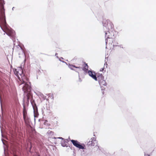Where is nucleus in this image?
Listing matches in <instances>:
<instances>
[{
  "instance_id": "obj_1",
  "label": "nucleus",
  "mask_w": 156,
  "mask_h": 156,
  "mask_svg": "<svg viewBox=\"0 0 156 156\" xmlns=\"http://www.w3.org/2000/svg\"><path fill=\"white\" fill-rule=\"evenodd\" d=\"M103 25L104 31L105 33L106 48L112 49L114 47L113 25L109 20L105 19L103 20Z\"/></svg>"
},
{
  "instance_id": "obj_2",
  "label": "nucleus",
  "mask_w": 156,
  "mask_h": 156,
  "mask_svg": "<svg viewBox=\"0 0 156 156\" xmlns=\"http://www.w3.org/2000/svg\"><path fill=\"white\" fill-rule=\"evenodd\" d=\"M5 4L4 1H0V27L8 36L13 38L15 36V33L14 31L6 24L4 8Z\"/></svg>"
},
{
  "instance_id": "obj_3",
  "label": "nucleus",
  "mask_w": 156,
  "mask_h": 156,
  "mask_svg": "<svg viewBox=\"0 0 156 156\" xmlns=\"http://www.w3.org/2000/svg\"><path fill=\"white\" fill-rule=\"evenodd\" d=\"M13 71L14 73L19 80L18 81V82L20 85L22 84L24 85L25 83H28L26 82L27 79L23 73V69L21 67H18L16 69H15L13 70Z\"/></svg>"
},
{
  "instance_id": "obj_4",
  "label": "nucleus",
  "mask_w": 156,
  "mask_h": 156,
  "mask_svg": "<svg viewBox=\"0 0 156 156\" xmlns=\"http://www.w3.org/2000/svg\"><path fill=\"white\" fill-rule=\"evenodd\" d=\"M23 90L24 93H27V99L28 101L30 98V92L31 91V87L30 86V83H25L23 86Z\"/></svg>"
},
{
  "instance_id": "obj_5",
  "label": "nucleus",
  "mask_w": 156,
  "mask_h": 156,
  "mask_svg": "<svg viewBox=\"0 0 156 156\" xmlns=\"http://www.w3.org/2000/svg\"><path fill=\"white\" fill-rule=\"evenodd\" d=\"M71 141L74 146L79 149H84L85 145L84 144H81L77 140H71Z\"/></svg>"
},
{
  "instance_id": "obj_6",
  "label": "nucleus",
  "mask_w": 156,
  "mask_h": 156,
  "mask_svg": "<svg viewBox=\"0 0 156 156\" xmlns=\"http://www.w3.org/2000/svg\"><path fill=\"white\" fill-rule=\"evenodd\" d=\"M97 80H98L99 83L101 86L104 85L106 86L107 85V83L105 80H104L103 76L101 75L98 77Z\"/></svg>"
},
{
  "instance_id": "obj_7",
  "label": "nucleus",
  "mask_w": 156,
  "mask_h": 156,
  "mask_svg": "<svg viewBox=\"0 0 156 156\" xmlns=\"http://www.w3.org/2000/svg\"><path fill=\"white\" fill-rule=\"evenodd\" d=\"M88 145L89 146H96L97 145V141L96 140V138L95 137L92 138L88 143Z\"/></svg>"
},
{
  "instance_id": "obj_8",
  "label": "nucleus",
  "mask_w": 156,
  "mask_h": 156,
  "mask_svg": "<svg viewBox=\"0 0 156 156\" xmlns=\"http://www.w3.org/2000/svg\"><path fill=\"white\" fill-rule=\"evenodd\" d=\"M31 102L34 110V118H35L37 117L38 115L37 108L35 103H34L33 102L31 101Z\"/></svg>"
},
{
  "instance_id": "obj_9",
  "label": "nucleus",
  "mask_w": 156,
  "mask_h": 156,
  "mask_svg": "<svg viewBox=\"0 0 156 156\" xmlns=\"http://www.w3.org/2000/svg\"><path fill=\"white\" fill-rule=\"evenodd\" d=\"M17 47L18 48L17 50L18 51V53L20 55L19 57H24V53L22 48L19 45L17 46Z\"/></svg>"
},
{
  "instance_id": "obj_10",
  "label": "nucleus",
  "mask_w": 156,
  "mask_h": 156,
  "mask_svg": "<svg viewBox=\"0 0 156 156\" xmlns=\"http://www.w3.org/2000/svg\"><path fill=\"white\" fill-rule=\"evenodd\" d=\"M88 73L90 76L92 77L93 79L95 80H97V78L96 76L95 73H93L92 71L89 70L88 71Z\"/></svg>"
},
{
  "instance_id": "obj_11",
  "label": "nucleus",
  "mask_w": 156,
  "mask_h": 156,
  "mask_svg": "<svg viewBox=\"0 0 156 156\" xmlns=\"http://www.w3.org/2000/svg\"><path fill=\"white\" fill-rule=\"evenodd\" d=\"M35 93L36 94V95L39 96L40 98H41L42 99L44 100L46 99V97L44 96L40 92L37 93L35 92Z\"/></svg>"
},
{
  "instance_id": "obj_12",
  "label": "nucleus",
  "mask_w": 156,
  "mask_h": 156,
  "mask_svg": "<svg viewBox=\"0 0 156 156\" xmlns=\"http://www.w3.org/2000/svg\"><path fill=\"white\" fill-rule=\"evenodd\" d=\"M25 122L27 125H29L30 122V119L28 116L23 118Z\"/></svg>"
},
{
  "instance_id": "obj_13",
  "label": "nucleus",
  "mask_w": 156,
  "mask_h": 156,
  "mask_svg": "<svg viewBox=\"0 0 156 156\" xmlns=\"http://www.w3.org/2000/svg\"><path fill=\"white\" fill-rule=\"evenodd\" d=\"M68 66H69V67L70 69H71V70H75V69H74V68H76L77 69H80V67H76L75 66L70 65V64Z\"/></svg>"
},
{
  "instance_id": "obj_14",
  "label": "nucleus",
  "mask_w": 156,
  "mask_h": 156,
  "mask_svg": "<svg viewBox=\"0 0 156 156\" xmlns=\"http://www.w3.org/2000/svg\"><path fill=\"white\" fill-rule=\"evenodd\" d=\"M83 70L85 72L88 73V66L87 64H85V66L83 69Z\"/></svg>"
},
{
  "instance_id": "obj_15",
  "label": "nucleus",
  "mask_w": 156,
  "mask_h": 156,
  "mask_svg": "<svg viewBox=\"0 0 156 156\" xmlns=\"http://www.w3.org/2000/svg\"><path fill=\"white\" fill-rule=\"evenodd\" d=\"M23 117H25L26 116H28L27 112L26 109H25L24 106H23Z\"/></svg>"
},
{
  "instance_id": "obj_16",
  "label": "nucleus",
  "mask_w": 156,
  "mask_h": 156,
  "mask_svg": "<svg viewBox=\"0 0 156 156\" xmlns=\"http://www.w3.org/2000/svg\"><path fill=\"white\" fill-rule=\"evenodd\" d=\"M61 145L63 147L66 146V142L64 140L61 143Z\"/></svg>"
},
{
  "instance_id": "obj_17",
  "label": "nucleus",
  "mask_w": 156,
  "mask_h": 156,
  "mask_svg": "<svg viewBox=\"0 0 156 156\" xmlns=\"http://www.w3.org/2000/svg\"><path fill=\"white\" fill-rule=\"evenodd\" d=\"M47 133L50 136H51L52 135H53L54 134V132L50 130L48 131Z\"/></svg>"
},
{
  "instance_id": "obj_18",
  "label": "nucleus",
  "mask_w": 156,
  "mask_h": 156,
  "mask_svg": "<svg viewBox=\"0 0 156 156\" xmlns=\"http://www.w3.org/2000/svg\"><path fill=\"white\" fill-rule=\"evenodd\" d=\"M77 69V70L75 69V70H74L76 72L78 73L79 71L81 70V68L80 67V69Z\"/></svg>"
},
{
  "instance_id": "obj_19",
  "label": "nucleus",
  "mask_w": 156,
  "mask_h": 156,
  "mask_svg": "<svg viewBox=\"0 0 156 156\" xmlns=\"http://www.w3.org/2000/svg\"><path fill=\"white\" fill-rule=\"evenodd\" d=\"M104 67H105L106 68H107V64L106 62H105V64H104Z\"/></svg>"
},
{
  "instance_id": "obj_20",
  "label": "nucleus",
  "mask_w": 156,
  "mask_h": 156,
  "mask_svg": "<svg viewBox=\"0 0 156 156\" xmlns=\"http://www.w3.org/2000/svg\"><path fill=\"white\" fill-rule=\"evenodd\" d=\"M58 138V139H62V140H63L64 139L63 138H62V137H57V138H56V137H54V138H55V139H56V138Z\"/></svg>"
},
{
  "instance_id": "obj_21",
  "label": "nucleus",
  "mask_w": 156,
  "mask_h": 156,
  "mask_svg": "<svg viewBox=\"0 0 156 156\" xmlns=\"http://www.w3.org/2000/svg\"><path fill=\"white\" fill-rule=\"evenodd\" d=\"M105 68V67H104L103 68L101 69L100 70V71H102L104 70V69Z\"/></svg>"
},
{
  "instance_id": "obj_22",
  "label": "nucleus",
  "mask_w": 156,
  "mask_h": 156,
  "mask_svg": "<svg viewBox=\"0 0 156 156\" xmlns=\"http://www.w3.org/2000/svg\"><path fill=\"white\" fill-rule=\"evenodd\" d=\"M144 156H150V155L148 154H145Z\"/></svg>"
},
{
  "instance_id": "obj_23",
  "label": "nucleus",
  "mask_w": 156,
  "mask_h": 156,
  "mask_svg": "<svg viewBox=\"0 0 156 156\" xmlns=\"http://www.w3.org/2000/svg\"><path fill=\"white\" fill-rule=\"evenodd\" d=\"M58 55V54L57 53H56L55 54V55L56 56V57L57 58H58V57L57 56V55Z\"/></svg>"
},
{
  "instance_id": "obj_24",
  "label": "nucleus",
  "mask_w": 156,
  "mask_h": 156,
  "mask_svg": "<svg viewBox=\"0 0 156 156\" xmlns=\"http://www.w3.org/2000/svg\"><path fill=\"white\" fill-rule=\"evenodd\" d=\"M120 47H121V48H123V47H122V45H120Z\"/></svg>"
},
{
  "instance_id": "obj_25",
  "label": "nucleus",
  "mask_w": 156,
  "mask_h": 156,
  "mask_svg": "<svg viewBox=\"0 0 156 156\" xmlns=\"http://www.w3.org/2000/svg\"><path fill=\"white\" fill-rule=\"evenodd\" d=\"M59 60H60V61H61L62 62H64V61H61V60H60V59H59Z\"/></svg>"
},
{
  "instance_id": "obj_26",
  "label": "nucleus",
  "mask_w": 156,
  "mask_h": 156,
  "mask_svg": "<svg viewBox=\"0 0 156 156\" xmlns=\"http://www.w3.org/2000/svg\"><path fill=\"white\" fill-rule=\"evenodd\" d=\"M2 140V142H3V144H4V142H3V140Z\"/></svg>"
},
{
  "instance_id": "obj_27",
  "label": "nucleus",
  "mask_w": 156,
  "mask_h": 156,
  "mask_svg": "<svg viewBox=\"0 0 156 156\" xmlns=\"http://www.w3.org/2000/svg\"><path fill=\"white\" fill-rule=\"evenodd\" d=\"M14 7H13L12 8V10H14Z\"/></svg>"
},
{
  "instance_id": "obj_28",
  "label": "nucleus",
  "mask_w": 156,
  "mask_h": 156,
  "mask_svg": "<svg viewBox=\"0 0 156 156\" xmlns=\"http://www.w3.org/2000/svg\"><path fill=\"white\" fill-rule=\"evenodd\" d=\"M98 148L100 150V149H99V147L98 146Z\"/></svg>"
},
{
  "instance_id": "obj_29",
  "label": "nucleus",
  "mask_w": 156,
  "mask_h": 156,
  "mask_svg": "<svg viewBox=\"0 0 156 156\" xmlns=\"http://www.w3.org/2000/svg\"><path fill=\"white\" fill-rule=\"evenodd\" d=\"M61 58V59H63V58L62 57Z\"/></svg>"
},
{
  "instance_id": "obj_30",
  "label": "nucleus",
  "mask_w": 156,
  "mask_h": 156,
  "mask_svg": "<svg viewBox=\"0 0 156 156\" xmlns=\"http://www.w3.org/2000/svg\"><path fill=\"white\" fill-rule=\"evenodd\" d=\"M1 132H2V129H1Z\"/></svg>"
}]
</instances>
